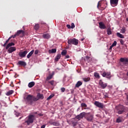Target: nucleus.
Masks as SVG:
<instances>
[{"label": "nucleus", "instance_id": "obj_44", "mask_svg": "<svg viewBox=\"0 0 128 128\" xmlns=\"http://www.w3.org/2000/svg\"><path fill=\"white\" fill-rule=\"evenodd\" d=\"M35 54H38V50H36L34 52Z\"/></svg>", "mask_w": 128, "mask_h": 128}, {"label": "nucleus", "instance_id": "obj_52", "mask_svg": "<svg viewBox=\"0 0 128 128\" xmlns=\"http://www.w3.org/2000/svg\"><path fill=\"white\" fill-rule=\"evenodd\" d=\"M126 20L127 22H128V18H126Z\"/></svg>", "mask_w": 128, "mask_h": 128}, {"label": "nucleus", "instance_id": "obj_26", "mask_svg": "<svg viewBox=\"0 0 128 128\" xmlns=\"http://www.w3.org/2000/svg\"><path fill=\"white\" fill-rule=\"evenodd\" d=\"M126 32V27L123 26L120 30V32H121V34H124Z\"/></svg>", "mask_w": 128, "mask_h": 128}, {"label": "nucleus", "instance_id": "obj_45", "mask_svg": "<svg viewBox=\"0 0 128 128\" xmlns=\"http://www.w3.org/2000/svg\"><path fill=\"white\" fill-rule=\"evenodd\" d=\"M66 27L68 28H71V26L70 24H67Z\"/></svg>", "mask_w": 128, "mask_h": 128}, {"label": "nucleus", "instance_id": "obj_6", "mask_svg": "<svg viewBox=\"0 0 128 128\" xmlns=\"http://www.w3.org/2000/svg\"><path fill=\"white\" fill-rule=\"evenodd\" d=\"M86 118L88 122H92V120H94V115L90 113H88L86 114Z\"/></svg>", "mask_w": 128, "mask_h": 128}, {"label": "nucleus", "instance_id": "obj_7", "mask_svg": "<svg viewBox=\"0 0 128 128\" xmlns=\"http://www.w3.org/2000/svg\"><path fill=\"white\" fill-rule=\"evenodd\" d=\"M22 34L23 36H24V34H25L24 31L23 30H18L15 34H14V36H12V38H14L16 36H20V34Z\"/></svg>", "mask_w": 128, "mask_h": 128}, {"label": "nucleus", "instance_id": "obj_37", "mask_svg": "<svg viewBox=\"0 0 128 128\" xmlns=\"http://www.w3.org/2000/svg\"><path fill=\"white\" fill-rule=\"evenodd\" d=\"M120 43L122 45H124V40L122 39H120Z\"/></svg>", "mask_w": 128, "mask_h": 128}, {"label": "nucleus", "instance_id": "obj_41", "mask_svg": "<svg viewBox=\"0 0 128 128\" xmlns=\"http://www.w3.org/2000/svg\"><path fill=\"white\" fill-rule=\"evenodd\" d=\"M116 41H114V42L112 43V46H116Z\"/></svg>", "mask_w": 128, "mask_h": 128}, {"label": "nucleus", "instance_id": "obj_35", "mask_svg": "<svg viewBox=\"0 0 128 128\" xmlns=\"http://www.w3.org/2000/svg\"><path fill=\"white\" fill-rule=\"evenodd\" d=\"M54 94H51L50 95L48 98H47V100H51V98H54Z\"/></svg>", "mask_w": 128, "mask_h": 128}, {"label": "nucleus", "instance_id": "obj_47", "mask_svg": "<svg viewBox=\"0 0 128 128\" xmlns=\"http://www.w3.org/2000/svg\"><path fill=\"white\" fill-rule=\"evenodd\" d=\"M65 58H70V56L66 55V56Z\"/></svg>", "mask_w": 128, "mask_h": 128}, {"label": "nucleus", "instance_id": "obj_15", "mask_svg": "<svg viewBox=\"0 0 128 128\" xmlns=\"http://www.w3.org/2000/svg\"><path fill=\"white\" fill-rule=\"evenodd\" d=\"M50 124H52V126H60L58 122H53L52 120H50Z\"/></svg>", "mask_w": 128, "mask_h": 128}, {"label": "nucleus", "instance_id": "obj_50", "mask_svg": "<svg viewBox=\"0 0 128 128\" xmlns=\"http://www.w3.org/2000/svg\"><path fill=\"white\" fill-rule=\"evenodd\" d=\"M110 2L111 6H112V0H110Z\"/></svg>", "mask_w": 128, "mask_h": 128}, {"label": "nucleus", "instance_id": "obj_46", "mask_svg": "<svg viewBox=\"0 0 128 128\" xmlns=\"http://www.w3.org/2000/svg\"><path fill=\"white\" fill-rule=\"evenodd\" d=\"M112 45L111 46H110L109 50H110V52H112Z\"/></svg>", "mask_w": 128, "mask_h": 128}, {"label": "nucleus", "instance_id": "obj_28", "mask_svg": "<svg viewBox=\"0 0 128 128\" xmlns=\"http://www.w3.org/2000/svg\"><path fill=\"white\" fill-rule=\"evenodd\" d=\"M83 80L85 82H90V78H82Z\"/></svg>", "mask_w": 128, "mask_h": 128}, {"label": "nucleus", "instance_id": "obj_3", "mask_svg": "<svg viewBox=\"0 0 128 128\" xmlns=\"http://www.w3.org/2000/svg\"><path fill=\"white\" fill-rule=\"evenodd\" d=\"M27 118L25 123L28 126H30V124L34 123V120H36V116L33 114H30L28 116Z\"/></svg>", "mask_w": 128, "mask_h": 128}, {"label": "nucleus", "instance_id": "obj_8", "mask_svg": "<svg viewBox=\"0 0 128 128\" xmlns=\"http://www.w3.org/2000/svg\"><path fill=\"white\" fill-rule=\"evenodd\" d=\"M28 54V50H24L23 52H20L18 53V56L20 58H26V56Z\"/></svg>", "mask_w": 128, "mask_h": 128}, {"label": "nucleus", "instance_id": "obj_18", "mask_svg": "<svg viewBox=\"0 0 128 128\" xmlns=\"http://www.w3.org/2000/svg\"><path fill=\"white\" fill-rule=\"evenodd\" d=\"M62 58V54H58L57 56L54 58L55 62H58V60H60Z\"/></svg>", "mask_w": 128, "mask_h": 128}, {"label": "nucleus", "instance_id": "obj_19", "mask_svg": "<svg viewBox=\"0 0 128 128\" xmlns=\"http://www.w3.org/2000/svg\"><path fill=\"white\" fill-rule=\"evenodd\" d=\"M12 36H10L5 42V43L2 45V46H6L7 44H8V42H10V40L12 39Z\"/></svg>", "mask_w": 128, "mask_h": 128}, {"label": "nucleus", "instance_id": "obj_38", "mask_svg": "<svg viewBox=\"0 0 128 128\" xmlns=\"http://www.w3.org/2000/svg\"><path fill=\"white\" fill-rule=\"evenodd\" d=\"M108 34H112V31L110 30V29L108 28L107 30Z\"/></svg>", "mask_w": 128, "mask_h": 128}, {"label": "nucleus", "instance_id": "obj_14", "mask_svg": "<svg viewBox=\"0 0 128 128\" xmlns=\"http://www.w3.org/2000/svg\"><path fill=\"white\" fill-rule=\"evenodd\" d=\"M99 84H100V86L102 88H106V86H107L106 84L104 83L102 80L100 81Z\"/></svg>", "mask_w": 128, "mask_h": 128}, {"label": "nucleus", "instance_id": "obj_13", "mask_svg": "<svg viewBox=\"0 0 128 128\" xmlns=\"http://www.w3.org/2000/svg\"><path fill=\"white\" fill-rule=\"evenodd\" d=\"M18 66H26V62L24 61H19L17 63Z\"/></svg>", "mask_w": 128, "mask_h": 128}, {"label": "nucleus", "instance_id": "obj_4", "mask_svg": "<svg viewBox=\"0 0 128 128\" xmlns=\"http://www.w3.org/2000/svg\"><path fill=\"white\" fill-rule=\"evenodd\" d=\"M68 44H74L78 46V40L74 38L72 39H68Z\"/></svg>", "mask_w": 128, "mask_h": 128}, {"label": "nucleus", "instance_id": "obj_54", "mask_svg": "<svg viewBox=\"0 0 128 128\" xmlns=\"http://www.w3.org/2000/svg\"><path fill=\"white\" fill-rule=\"evenodd\" d=\"M0 94H2V92H0Z\"/></svg>", "mask_w": 128, "mask_h": 128}, {"label": "nucleus", "instance_id": "obj_27", "mask_svg": "<svg viewBox=\"0 0 128 128\" xmlns=\"http://www.w3.org/2000/svg\"><path fill=\"white\" fill-rule=\"evenodd\" d=\"M14 94V90H10L6 93V96H10Z\"/></svg>", "mask_w": 128, "mask_h": 128}, {"label": "nucleus", "instance_id": "obj_2", "mask_svg": "<svg viewBox=\"0 0 128 128\" xmlns=\"http://www.w3.org/2000/svg\"><path fill=\"white\" fill-rule=\"evenodd\" d=\"M14 46V42L9 43L6 46V49L8 50V54H12V52H16V47L14 46L10 47V46Z\"/></svg>", "mask_w": 128, "mask_h": 128}, {"label": "nucleus", "instance_id": "obj_17", "mask_svg": "<svg viewBox=\"0 0 128 128\" xmlns=\"http://www.w3.org/2000/svg\"><path fill=\"white\" fill-rule=\"evenodd\" d=\"M118 4V0H112V6H116Z\"/></svg>", "mask_w": 128, "mask_h": 128}, {"label": "nucleus", "instance_id": "obj_40", "mask_svg": "<svg viewBox=\"0 0 128 128\" xmlns=\"http://www.w3.org/2000/svg\"><path fill=\"white\" fill-rule=\"evenodd\" d=\"M72 124L73 126H76V124H78V122H72Z\"/></svg>", "mask_w": 128, "mask_h": 128}, {"label": "nucleus", "instance_id": "obj_36", "mask_svg": "<svg viewBox=\"0 0 128 128\" xmlns=\"http://www.w3.org/2000/svg\"><path fill=\"white\" fill-rule=\"evenodd\" d=\"M52 75H50L46 78V80H52Z\"/></svg>", "mask_w": 128, "mask_h": 128}, {"label": "nucleus", "instance_id": "obj_55", "mask_svg": "<svg viewBox=\"0 0 128 128\" xmlns=\"http://www.w3.org/2000/svg\"><path fill=\"white\" fill-rule=\"evenodd\" d=\"M87 58H90L89 57H87Z\"/></svg>", "mask_w": 128, "mask_h": 128}, {"label": "nucleus", "instance_id": "obj_32", "mask_svg": "<svg viewBox=\"0 0 128 128\" xmlns=\"http://www.w3.org/2000/svg\"><path fill=\"white\" fill-rule=\"evenodd\" d=\"M122 122V118L120 117H118L116 120V122L118 123Z\"/></svg>", "mask_w": 128, "mask_h": 128}, {"label": "nucleus", "instance_id": "obj_33", "mask_svg": "<svg viewBox=\"0 0 128 128\" xmlns=\"http://www.w3.org/2000/svg\"><path fill=\"white\" fill-rule=\"evenodd\" d=\"M94 76H95L96 78H100V74L97 72L94 73Z\"/></svg>", "mask_w": 128, "mask_h": 128}, {"label": "nucleus", "instance_id": "obj_48", "mask_svg": "<svg viewBox=\"0 0 128 128\" xmlns=\"http://www.w3.org/2000/svg\"><path fill=\"white\" fill-rule=\"evenodd\" d=\"M46 128V124H43L42 126H41V128Z\"/></svg>", "mask_w": 128, "mask_h": 128}, {"label": "nucleus", "instance_id": "obj_16", "mask_svg": "<svg viewBox=\"0 0 128 128\" xmlns=\"http://www.w3.org/2000/svg\"><path fill=\"white\" fill-rule=\"evenodd\" d=\"M42 38L46 39L48 40L49 38H50V35L48 33L44 34L42 36Z\"/></svg>", "mask_w": 128, "mask_h": 128}, {"label": "nucleus", "instance_id": "obj_34", "mask_svg": "<svg viewBox=\"0 0 128 128\" xmlns=\"http://www.w3.org/2000/svg\"><path fill=\"white\" fill-rule=\"evenodd\" d=\"M48 84H51V86H54V80H52L48 82Z\"/></svg>", "mask_w": 128, "mask_h": 128}, {"label": "nucleus", "instance_id": "obj_9", "mask_svg": "<svg viewBox=\"0 0 128 128\" xmlns=\"http://www.w3.org/2000/svg\"><path fill=\"white\" fill-rule=\"evenodd\" d=\"M94 106H96L97 108H104V104L101 103L99 102L96 101L94 103Z\"/></svg>", "mask_w": 128, "mask_h": 128}, {"label": "nucleus", "instance_id": "obj_12", "mask_svg": "<svg viewBox=\"0 0 128 128\" xmlns=\"http://www.w3.org/2000/svg\"><path fill=\"white\" fill-rule=\"evenodd\" d=\"M98 24H99V28H101V30H106V26L104 24V22H100L98 23Z\"/></svg>", "mask_w": 128, "mask_h": 128}, {"label": "nucleus", "instance_id": "obj_1", "mask_svg": "<svg viewBox=\"0 0 128 128\" xmlns=\"http://www.w3.org/2000/svg\"><path fill=\"white\" fill-rule=\"evenodd\" d=\"M24 100L26 102V104H32L34 102H38V99L34 96L28 94L27 96L24 97Z\"/></svg>", "mask_w": 128, "mask_h": 128}, {"label": "nucleus", "instance_id": "obj_53", "mask_svg": "<svg viewBox=\"0 0 128 128\" xmlns=\"http://www.w3.org/2000/svg\"><path fill=\"white\" fill-rule=\"evenodd\" d=\"M82 40H84V39H82Z\"/></svg>", "mask_w": 128, "mask_h": 128}, {"label": "nucleus", "instance_id": "obj_24", "mask_svg": "<svg viewBox=\"0 0 128 128\" xmlns=\"http://www.w3.org/2000/svg\"><path fill=\"white\" fill-rule=\"evenodd\" d=\"M34 84H36L34 83V82H30L28 84V88H32V86H34Z\"/></svg>", "mask_w": 128, "mask_h": 128}, {"label": "nucleus", "instance_id": "obj_21", "mask_svg": "<svg viewBox=\"0 0 128 128\" xmlns=\"http://www.w3.org/2000/svg\"><path fill=\"white\" fill-rule=\"evenodd\" d=\"M82 84V82L81 81H78L76 84L75 85V88H78L79 86H80Z\"/></svg>", "mask_w": 128, "mask_h": 128}, {"label": "nucleus", "instance_id": "obj_51", "mask_svg": "<svg viewBox=\"0 0 128 128\" xmlns=\"http://www.w3.org/2000/svg\"><path fill=\"white\" fill-rule=\"evenodd\" d=\"M104 98H108V95L105 94V95H104Z\"/></svg>", "mask_w": 128, "mask_h": 128}, {"label": "nucleus", "instance_id": "obj_43", "mask_svg": "<svg viewBox=\"0 0 128 128\" xmlns=\"http://www.w3.org/2000/svg\"><path fill=\"white\" fill-rule=\"evenodd\" d=\"M100 6H101V5H100V2H98V6H97L98 8H100Z\"/></svg>", "mask_w": 128, "mask_h": 128}, {"label": "nucleus", "instance_id": "obj_29", "mask_svg": "<svg viewBox=\"0 0 128 128\" xmlns=\"http://www.w3.org/2000/svg\"><path fill=\"white\" fill-rule=\"evenodd\" d=\"M66 54H68V51L66 50H63L61 52V54L62 56H66Z\"/></svg>", "mask_w": 128, "mask_h": 128}, {"label": "nucleus", "instance_id": "obj_39", "mask_svg": "<svg viewBox=\"0 0 128 128\" xmlns=\"http://www.w3.org/2000/svg\"><path fill=\"white\" fill-rule=\"evenodd\" d=\"M60 90L62 92H66V88H60Z\"/></svg>", "mask_w": 128, "mask_h": 128}, {"label": "nucleus", "instance_id": "obj_10", "mask_svg": "<svg viewBox=\"0 0 128 128\" xmlns=\"http://www.w3.org/2000/svg\"><path fill=\"white\" fill-rule=\"evenodd\" d=\"M84 114H86V112H82L80 114L76 116V120H82V118L84 116Z\"/></svg>", "mask_w": 128, "mask_h": 128}, {"label": "nucleus", "instance_id": "obj_23", "mask_svg": "<svg viewBox=\"0 0 128 128\" xmlns=\"http://www.w3.org/2000/svg\"><path fill=\"white\" fill-rule=\"evenodd\" d=\"M116 36L118 38H124V36L123 34H120V32H117Z\"/></svg>", "mask_w": 128, "mask_h": 128}, {"label": "nucleus", "instance_id": "obj_49", "mask_svg": "<svg viewBox=\"0 0 128 128\" xmlns=\"http://www.w3.org/2000/svg\"><path fill=\"white\" fill-rule=\"evenodd\" d=\"M38 116H44V114H38Z\"/></svg>", "mask_w": 128, "mask_h": 128}, {"label": "nucleus", "instance_id": "obj_25", "mask_svg": "<svg viewBox=\"0 0 128 128\" xmlns=\"http://www.w3.org/2000/svg\"><path fill=\"white\" fill-rule=\"evenodd\" d=\"M50 54H56V48H53L52 50H48Z\"/></svg>", "mask_w": 128, "mask_h": 128}, {"label": "nucleus", "instance_id": "obj_11", "mask_svg": "<svg viewBox=\"0 0 128 128\" xmlns=\"http://www.w3.org/2000/svg\"><path fill=\"white\" fill-rule=\"evenodd\" d=\"M102 75L104 78H110V72H104L102 73Z\"/></svg>", "mask_w": 128, "mask_h": 128}, {"label": "nucleus", "instance_id": "obj_42", "mask_svg": "<svg viewBox=\"0 0 128 128\" xmlns=\"http://www.w3.org/2000/svg\"><path fill=\"white\" fill-rule=\"evenodd\" d=\"M75 28L74 24L72 23V24H71V28Z\"/></svg>", "mask_w": 128, "mask_h": 128}, {"label": "nucleus", "instance_id": "obj_30", "mask_svg": "<svg viewBox=\"0 0 128 128\" xmlns=\"http://www.w3.org/2000/svg\"><path fill=\"white\" fill-rule=\"evenodd\" d=\"M40 28V24H36L34 26V29L36 30H38Z\"/></svg>", "mask_w": 128, "mask_h": 128}, {"label": "nucleus", "instance_id": "obj_56", "mask_svg": "<svg viewBox=\"0 0 128 128\" xmlns=\"http://www.w3.org/2000/svg\"><path fill=\"white\" fill-rule=\"evenodd\" d=\"M35 114H38V112H36Z\"/></svg>", "mask_w": 128, "mask_h": 128}, {"label": "nucleus", "instance_id": "obj_20", "mask_svg": "<svg viewBox=\"0 0 128 128\" xmlns=\"http://www.w3.org/2000/svg\"><path fill=\"white\" fill-rule=\"evenodd\" d=\"M34 50H32L31 52H30V53L27 55V58H30L32 54H34Z\"/></svg>", "mask_w": 128, "mask_h": 128}, {"label": "nucleus", "instance_id": "obj_31", "mask_svg": "<svg viewBox=\"0 0 128 128\" xmlns=\"http://www.w3.org/2000/svg\"><path fill=\"white\" fill-rule=\"evenodd\" d=\"M81 106H82V108H84V110H86V108H86V106H88L85 103H82Z\"/></svg>", "mask_w": 128, "mask_h": 128}, {"label": "nucleus", "instance_id": "obj_5", "mask_svg": "<svg viewBox=\"0 0 128 128\" xmlns=\"http://www.w3.org/2000/svg\"><path fill=\"white\" fill-rule=\"evenodd\" d=\"M116 109L118 110V114H122L124 112V106L122 105H120L119 106H116Z\"/></svg>", "mask_w": 128, "mask_h": 128}, {"label": "nucleus", "instance_id": "obj_22", "mask_svg": "<svg viewBox=\"0 0 128 128\" xmlns=\"http://www.w3.org/2000/svg\"><path fill=\"white\" fill-rule=\"evenodd\" d=\"M38 98H36L38 100H44V95L42 94H38L37 96Z\"/></svg>", "mask_w": 128, "mask_h": 128}]
</instances>
